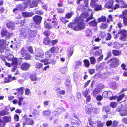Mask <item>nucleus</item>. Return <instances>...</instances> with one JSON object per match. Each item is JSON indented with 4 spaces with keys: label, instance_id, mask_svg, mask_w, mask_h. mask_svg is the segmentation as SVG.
<instances>
[{
    "label": "nucleus",
    "instance_id": "28",
    "mask_svg": "<svg viewBox=\"0 0 127 127\" xmlns=\"http://www.w3.org/2000/svg\"><path fill=\"white\" fill-rule=\"evenodd\" d=\"M42 0H36L34 1H33V2L31 3L30 5V6L31 7H36L37 6L38 2L41 1Z\"/></svg>",
    "mask_w": 127,
    "mask_h": 127
},
{
    "label": "nucleus",
    "instance_id": "59",
    "mask_svg": "<svg viewBox=\"0 0 127 127\" xmlns=\"http://www.w3.org/2000/svg\"><path fill=\"white\" fill-rule=\"evenodd\" d=\"M112 37L111 34L108 33H107V36L106 37V40H109L111 39Z\"/></svg>",
    "mask_w": 127,
    "mask_h": 127
},
{
    "label": "nucleus",
    "instance_id": "14",
    "mask_svg": "<svg viewBox=\"0 0 127 127\" xmlns=\"http://www.w3.org/2000/svg\"><path fill=\"white\" fill-rule=\"evenodd\" d=\"M3 120V121L5 123H8L11 122V116H5L2 118Z\"/></svg>",
    "mask_w": 127,
    "mask_h": 127
},
{
    "label": "nucleus",
    "instance_id": "2",
    "mask_svg": "<svg viewBox=\"0 0 127 127\" xmlns=\"http://www.w3.org/2000/svg\"><path fill=\"white\" fill-rule=\"evenodd\" d=\"M44 53L42 50H41L38 52L36 54L35 58L36 60H39L41 62L45 63L47 62L48 60L45 59L43 60L42 58H44Z\"/></svg>",
    "mask_w": 127,
    "mask_h": 127
},
{
    "label": "nucleus",
    "instance_id": "35",
    "mask_svg": "<svg viewBox=\"0 0 127 127\" xmlns=\"http://www.w3.org/2000/svg\"><path fill=\"white\" fill-rule=\"evenodd\" d=\"M14 57L12 55H9L8 56H6L3 57V58H2L3 60H4V59H6H6H7L8 60H10L13 59V58Z\"/></svg>",
    "mask_w": 127,
    "mask_h": 127
},
{
    "label": "nucleus",
    "instance_id": "30",
    "mask_svg": "<svg viewBox=\"0 0 127 127\" xmlns=\"http://www.w3.org/2000/svg\"><path fill=\"white\" fill-rule=\"evenodd\" d=\"M52 54L50 51H47L45 53V55L46 58L49 59L51 57Z\"/></svg>",
    "mask_w": 127,
    "mask_h": 127
},
{
    "label": "nucleus",
    "instance_id": "46",
    "mask_svg": "<svg viewBox=\"0 0 127 127\" xmlns=\"http://www.w3.org/2000/svg\"><path fill=\"white\" fill-rule=\"evenodd\" d=\"M124 108L122 105L120 104L117 107L116 110L117 111L120 112H121V111H122V110H123Z\"/></svg>",
    "mask_w": 127,
    "mask_h": 127
},
{
    "label": "nucleus",
    "instance_id": "19",
    "mask_svg": "<svg viewBox=\"0 0 127 127\" xmlns=\"http://www.w3.org/2000/svg\"><path fill=\"white\" fill-rule=\"evenodd\" d=\"M120 114L122 116L127 115V109L124 108L121 112L120 113Z\"/></svg>",
    "mask_w": 127,
    "mask_h": 127
},
{
    "label": "nucleus",
    "instance_id": "36",
    "mask_svg": "<svg viewBox=\"0 0 127 127\" xmlns=\"http://www.w3.org/2000/svg\"><path fill=\"white\" fill-rule=\"evenodd\" d=\"M51 112L49 110H47L43 111L42 112V115L45 116H46L50 115V114Z\"/></svg>",
    "mask_w": 127,
    "mask_h": 127
},
{
    "label": "nucleus",
    "instance_id": "17",
    "mask_svg": "<svg viewBox=\"0 0 127 127\" xmlns=\"http://www.w3.org/2000/svg\"><path fill=\"white\" fill-rule=\"evenodd\" d=\"M113 2L112 0H109L106 2L105 5V7L108 8H110L113 4Z\"/></svg>",
    "mask_w": 127,
    "mask_h": 127
},
{
    "label": "nucleus",
    "instance_id": "47",
    "mask_svg": "<svg viewBox=\"0 0 127 127\" xmlns=\"http://www.w3.org/2000/svg\"><path fill=\"white\" fill-rule=\"evenodd\" d=\"M8 113L5 110H1L0 111V115L4 116L5 115H8Z\"/></svg>",
    "mask_w": 127,
    "mask_h": 127
},
{
    "label": "nucleus",
    "instance_id": "5",
    "mask_svg": "<svg viewBox=\"0 0 127 127\" xmlns=\"http://www.w3.org/2000/svg\"><path fill=\"white\" fill-rule=\"evenodd\" d=\"M21 54L23 59L29 60L31 58V56L28 53L27 51L25 50L24 48H23L21 50Z\"/></svg>",
    "mask_w": 127,
    "mask_h": 127
},
{
    "label": "nucleus",
    "instance_id": "27",
    "mask_svg": "<svg viewBox=\"0 0 127 127\" xmlns=\"http://www.w3.org/2000/svg\"><path fill=\"white\" fill-rule=\"evenodd\" d=\"M12 77L11 75H8V78H6L4 79V82L5 83H8L12 81Z\"/></svg>",
    "mask_w": 127,
    "mask_h": 127
},
{
    "label": "nucleus",
    "instance_id": "61",
    "mask_svg": "<svg viewBox=\"0 0 127 127\" xmlns=\"http://www.w3.org/2000/svg\"><path fill=\"white\" fill-rule=\"evenodd\" d=\"M121 18L123 19V23L124 25L126 26H127V18L125 17Z\"/></svg>",
    "mask_w": 127,
    "mask_h": 127
},
{
    "label": "nucleus",
    "instance_id": "49",
    "mask_svg": "<svg viewBox=\"0 0 127 127\" xmlns=\"http://www.w3.org/2000/svg\"><path fill=\"white\" fill-rule=\"evenodd\" d=\"M56 50L58 51L59 50V48H58L53 47L51 48L49 51H50V52H51V53L52 54L53 53H54Z\"/></svg>",
    "mask_w": 127,
    "mask_h": 127
},
{
    "label": "nucleus",
    "instance_id": "10",
    "mask_svg": "<svg viewBox=\"0 0 127 127\" xmlns=\"http://www.w3.org/2000/svg\"><path fill=\"white\" fill-rule=\"evenodd\" d=\"M28 34L30 37H35L37 34V31L36 30H29L28 31Z\"/></svg>",
    "mask_w": 127,
    "mask_h": 127
},
{
    "label": "nucleus",
    "instance_id": "50",
    "mask_svg": "<svg viewBox=\"0 0 127 127\" xmlns=\"http://www.w3.org/2000/svg\"><path fill=\"white\" fill-rule=\"evenodd\" d=\"M13 34V33L12 32H10L7 31L6 35L5 36L7 38H9L11 36H12Z\"/></svg>",
    "mask_w": 127,
    "mask_h": 127
},
{
    "label": "nucleus",
    "instance_id": "42",
    "mask_svg": "<svg viewBox=\"0 0 127 127\" xmlns=\"http://www.w3.org/2000/svg\"><path fill=\"white\" fill-rule=\"evenodd\" d=\"M74 14V12L73 11H71L69 13L67 14L65 16L67 18L69 19L71 18V16Z\"/></svg>",
    "mask_w": 127,
    "mask_h": 127
},
{
    "label": "nucleus",
    "instance_id": "41",
    "mask_svg": "<svg viewBox=\"0 0 127 127\" xmlns=\"http://www.w3.org/2000/svg\"><path fill=\"white\" fill-rule=\"evenodd\" d=\"M125 95L124 94H122L119 96L117 97V100L118 102L120 101L125 96Z\"/></svg>",
    "mask_w": 127,
    "mask_h": 127
},
{
    "label": "nucleus",
    "instance_id": "39",
    "mask_svg": "<svg viewBox=\"0 0 127 127\" xmlns=\"http://www.w3.org/2000/svg\"><path fill=\"white\" fill-rule=\"evenodd\" d=\"M92 35L91 31L90 29H88L86 31V35L87 37H90Z\"/></svg>",
    "mask_w": 127,
    "mask_h": 127
},
{
    "label": "nucleus",
    "instance_id": "63",
    "mask_svg": "<svg viewBox=\"0 0 127 127\" xmlns=\"http://www.w3.org/2000/svg\"><path fill=\"white\" fill-rule=\"evenodd\" d=\"M19 116L17 114H15L14 116V119L16 121H19Z\"/></svg>",
    "mask_w": 127,
    "mask_h": 127
},
{
    "label": "nucleus",
    "instance_id": "23",
    "mask_svg": "<svg viewBox=\"0 0 127 127\" xmlns=\"http://www.w3.org/2000/svg\"><path fill=\"white\" fill-rule=\"evenodd\" d=\"M6 25L7 27L11 30H13L15 29L14 23L12 22H9L7 23Z\"/></svg>",
    "mask_w": 127,
    "mask_h": 127
},
{
    "label": "nucleus",
    "instance_id": "48",
    "mask_svg": "<svg viewBox=\"0 0 127 127\" xmlns=\"http://www.w3.org/2000/svg\"><path fill=\"white\" fill-rule=\"evenodd\" d=\"M89 93L90 92L88 90L84 91L82 92V94L85 97H86Z\"/></svg>",
    "mask_w": 127,
    "mask_h": 127
},
{
    "label": "nucleus",
    "instance_id": "12",
    "mask_svg": "<svg viewBox=\"0 0 127 127\" xmlns=\"http://www.w3.org/2000/svg\"><path fill=\"white\" fill-rule=\"evenodd\" d=\"M18 99L19 100L18 102V101L17 99H14L13 100V103L14 104H16L17 103H18L19 105L20 106L21 105V103L23 101V98L22 97H19Z\"/></svg>",
    "mask_w": 127,
    "mask_h": 127
},
{
    "label": "nucleus",
    "instance_id": "40",
    "mask_svg": "<svg viewBox=\"0 0 127 127\" xmlns=\"http://www.w3.org/2000/svg\"><path fill=\"white\" fill-rule=\"evenodd\" d=\"M113 53L115 56H117L121 54V52L118 50H113Z\"/></svg>",
    "mask_w": 127,
    "mask_h": 127
},
{
    "label": "nucleus",
    "instance_id": "9",
    "mask_svg": "<svg viewBox=\"0 0 127 127\" xmlns=\"http://www.w3.org/2000/svg\"><path fill=\"white\" fill-rule=\"evenodd\" d=\"M33 19L34 22L37 24H39L41 22L42 18L39 16L36 15L34 17Z\"/></svg>",
    "mask_w": 127,
    "mask_h": 127
},
{
    "label": "nucleus",
    "instance_id": "24",
    "mask_svg": "<svg viewBox=\"0 0 127 127\" xmlns=\"http://www.w3.org/2000/svg\"><path fill=\"white\" fill-rule=\"evenodd\" d=\"M103 88V87H102L101 88H99V87H97V88L95 89L93 92V95L95 96L98 93H99V89H102Z\"/></svg>",
    "mask_w": 127,
    "mask_h": 127
},
{
    "label": "nucleus",
    "instance_id": "57",
    "mask_svg": "<svg viewBox=\"0 0 127 127\" xmlns=\"http://www.w3.org/2000/svg\"><path fill=\"white\" fill-rule=\"evenodd\" d=\"M117 105V103L115 102H112L110 104V106L112 108H115Z\"/></svg>",
    "mask_w": 127,
    "mask_h": 127
},
{
    "label": "nucleus",
    "instance_id": "51",
    "mask_svg": "<svg viewBox=\"0 0 127 127\" xmlns=\"http://www.w3.org/2000/svg\"><path fill=\"white\" fill-rule=\"evenodd\" d=\"M83 62L84 63L85 66L86 67H88L90 65V63L89 61L87 59L84 60L83 61Z\"/></svg>",
    "mask_w": 127,
    "mask_h": 127
},
{
    "label": "nucleus",
    "instance_id": "25",
    "mask_svg": "<svg viewBox=\"0 0 127 127\" xmlns=\"http://www.w3.org/2000/svg\"><path fill=\"white\" fill-rule=\"evenodd\" d=\"M26 123L28 125H32L34 123L33 120L31 118H27L26 119Z\"/></svg>",
    "mask_w": 127,
    "mask_h": 127
},
{
    "label": "nucleus",
    "instance_id": "6",
    "mask_svg": "<svg viewBox=\"0 0 127 127\" xmlns=\"http://www.w3.org/2000/svg\"><path fill=\"white\" fill-rule=\"evenodd\" d=\"M120 36V39L125 40L126 38L127 35V31L125 30H122L120 31L118 33Z\"/></svg>",
    "mask_w": 127,
    "mask_h": 127
},
{
    "label": "nucleus",
    "instance_id": "15",
    "mask_svg": "<svg viewBox=\"0 0 127 127\" xmlns=\"http://www.w3.org/2000/svg\"><path fill=\"white\" fill-rule=\"evenodd\" d=\"M22 14L23 16L25 17H30L34 14V13L33 12H23Z\"/></svg>",
    "mask_w": 127,
    "mask_h": 127
},
{
    "label": "nucleus",
    "instance_id": "22",
    "mask_svg": "<svg viewBox=\"0 0 127 127\" xmlns=\"http://www.w3.org/2000/svg\"><path fill=\"white\" fill-rule=\"evenodd\" d=\"M92 7H94L95 9L94 10L96 11L99 10L101 9V5H98L97 3H94V6Z\"/></svg>",
    "mask_w": 127,
    "mask_h": 127
},
{
    "label": "nucleus",
    "instance_id": "1",
    "mask_svg": "<svg viewBox=\"0 0 127 127\" xmlns=\"http://www.w3.org/2000/svg\"><path fill=\"white\" fill-rule=\"evenodd\" d=\"M82 19H81L80 17H77L75 19L74 23L69 24L68 27L75 31L84 29L85 27V25L82 22Z\"/></svg>",
    "mask_w": 127,
    "mask_h": 127
},
{
    "label": "nucleus",
    "instance_id": "7",
    "mask_svg": "<svg viewBox=\"0 0 127 127\" xmlns=\"http://www.w3.org/2000/svg\"><path fill=\"white\" fill-rule=\"evenodd\" d=\"M110 61H111L110 65L113 67H117L119 64V60L117 58H113L110 60Z\"/></svg>",
    "mask_w": 127,
    "mask_h": 127
},
{
    "label": "nucleus",
    "instance_id": "8",
    "mask_svg": "<svg viewBox=\"0 0 127 127\" xmlns=\"http://www.w3.org/2000/svg\"><path fill=\"white\" fill-rule=\"evenodd\" d=\"M20 32V38L22 39H25L26 38L27 36L26 30L24 28L22 29L21 30Z\"/></svg>",
    "mask_w": 127,
    "mask_h": 127
},
{
    "label": "nucleus",
    "instance_id": "3",
    "mask_svg": "<svg viewBox=\"0 0 127 127\" xmlns=\"http://www.w3.org/2000/svg\"><path fill=\"white\" fill-rule=\"evenodd\" d=\"M84 11H86L85 13H82L81 15L82 17L84 18H85L87 17L88 15V11L89 12H90L91 14L90 17H88L86 20V21L87 22H88L90 20L92 19L93 18V15L92 12V10L91 9H85L84 10Z\"/></svg>",
    "mask_w": 127,
    "mask_h": 127
},
{
    "label": "nucleus",
    "instance_id": "21",
    "mask_svg": "<svg viewBox=\"0 0 127 127\" xmlns=\"http://www.w3.org/2000/svg\"><path fill=\"white\" fill-rule=\"evenodd\" d=\"M93 110V108L92 107L88 106L86 107V111L87 114H90L92 112Z\"/></svg>",
    "mask_w": 127,
    "mask_h": 127
},
{
    "label": "nucleus",
    "instance_id": "32",
    "mask_svg": "<svg viewBox=\"0 0 127 127\" xmlns=\"http://www.w3.org/2000/svg\"><path fill=\"white\" fill-rule=\"evenodd\" d=\"M108 26V25L106 23H103L101 24L100 28L102 30H104L107 28Z\"/></svg>",
    "mask_w": 127,
    "mask_h": 127
},
{
    "label": "nucleus",
    "instance_id": "64",
    "mask_svg": "<svg viewBox=\"0 0 127 127\" xmlns=\"http://www.w3.org/2000/svg\"><path fill=\"white\" fill-rule=\"evenodd\" d=\"M6 124L2 120L0 122V127H4Z\"/></svg>",
    "mask_w": 127,
    "mask_h": 127
},
{
    "label": "nucleus",
    "instance_id": "26",
    "mask_svg": "<svg viewBox=\"0 0 127 127\" xmlns=\"http://www.w3.org/2000/svg\"><path fill=\"white\" fill-rule=\"evenodd\" d=\"M43 66V64L41 63L37 62L36 63L35 65V68L37 69H40Z\"/></svg>",
    "mask_w": 127,
    "mask_h": 127
},
{
    "label": "nucleus",
    "instance_id": "53",
    "mask_svg": "<svg viewBox=\"0 0 127 127\" xmlns=\"http://www.w3.org/2000/svg\"><path fill=\"white\" fill-rule=\"evenodd\" d=\"M60 70L61 73H64L67 72V69L66 68L63 67L61 68Z\"/></svg>",
    "mask_w": 127,
    "mask_h": 127
},
{
    "label": "nucleus",
    "instance_id": "56",
    "mask_svg": "<svg viewBox=\"0 0 127 127\" xmlns=\"http://www.w3.org/2000/svg\"><path fill=\"white\" fill-rule=\"evenodd\" d=\"M31 80L33 81H35L37 80V78L35 75H31L30 76Z\"/></svg>",
    "mask_w": 127,
    "mask_h": 127
},
{
    "label": "nucleus",
    "instance_id": "43",
    "mask_svg": "<svg viewBox=\"0 0 127 127\" xmlns=\"http://www.w3.org/2000/svg\"><path fill=\"white\" fill-rule=\"evenodd\" d=\"M116 1L120 4L125 5L126 3L123 0H116Z\"/></svg>",
    "mask_w": 127,
    "mask_h": 127
},
{
    "label": "nucleus",
    "instance_id": "31",
    "mask_svg": "<svg viewBox=\"0 0 127 127\" xmlns=\"http://www.w3.org/2000/svg\"><path fill=\"white\" fill-rule=\"evenodd\" d=\"M123 14L120 15L119 16V17L121 18H123L126 17L127 15V10L125 9L122 12Z\"/></svg>",
    "mask_w": 127,
    "mask_h": 127
},
{
    "label": "nucleus",
    "instance_id": "34",
    "mask_svg": "<svg viewBox=\"0 0 127 127\" xmlns=\"http://www.w3.org/2000/svg\"><path fill=\"white\" fill-rule=\"evenodd\" d=\"M43 42L44 44L48 45L50 43V41L48 37H46L44 38Z\"/></svg>",
    "mask_w": 127,
    "mask_h": 127
},
{
    "label": "nucleus",
    "instance_id": "38",
    "mask_svg": "<svg viewBox=\"0 0 127 127\" xmlns=\"http://www.w3.org/2000/svg\"><path fill=\"white\" fill-rule=\"evenodd\" d=\"M83 1L86 7L87 6V4L88 3V0H77V4H79L81 2Z\"/></svg>",
    "mask_w": 127,
    "mask_h": 127
},
{
    "label": "nucleus",
    "instance_id": "62",
    "mask_svg": "<svg viewBox=\"0 0 127 127\" xmlns=\"http://www.w3.org/2000/svg\"><path fill=\"white\" fill-rule=\"evenodd\" d=\"M112 124V122L111 121H107L106 122V125L107 126H110Z\"/></svg>",
    "mask_w": 127,
    "mask_h": 127
},
{
    "label": "nucleus",
    "instance_id": "18",
    "mask_svg": "<svg viewBox=\"0 0 127 127\" xmlns=\"http://www.w3.org/2000/svg\"><path fill=\"white\" fill-rule=\"evenodd\" d=\"M107 93L108 96L107 97H109V99L111 100L115 99L117 97L116 96H112L113 94L111 92L109 91L108 92H107Z\"/></svg>",
    "mask_w": 127,
    "mask_h": 127
},
{
    "label": "nucleus",
    "instance_id": "55",
    "mask_svg": "<svg viewBox=\"0 0 127 127\" xmlns=\"http://www.w3.org/2000/svg\"><path fill=\"white\" fill-rule=\"evenodd\" d=\"M101 50H99L96 51L94 53V55L96 56H98L100 55L102 53L101 51H100Z\"/></svg>",
    "mask_w": 127,
    "mask_h": 127
},
{
    "label": "nucleus",
    "instance_id": "44",
    "mask_svg": "<svg viewBox=\"0 0 127 127\" xmlns=\"http://www.w3.org/2000/svg\"><path fill=\"white\" fill-rule=\"evenodd\" d=\"M7 30L5 29H3L1 30V34L2 36H5Z\"/></svg>",
    "mask_w": 127,
    "mask_h": 127
},
{
    "label": "nucleus",
    "instance_id": "60",
    "mask_svg": "<svg viewBox=\"0 0 127 127\" xmlns=\"http://www.w3.org/2000/svg\"><path fill=\"white\" fill-rule=\"evenodd\" d=\"M62 22L64 24L68 22V21L65 19V18L64 17H62L60 18Z\"/></svg>",
    "mask_w": 127,
    "mask_h": 127
},
{
    "label": "nucleus",
    "instance_id": "11",
    "mask_svg": "<svg viewBox=\"0 0 127 127\" xmlns=\"http://www.w3.org/2000/svg\"><path fill=\"white\" fill-rule=\"evenodd\" d=\"M30 67L29 64L27 63H24L21 65V68L22 70H28Z\"/></svg>",
    "mask_w": 127,
    "mask_h": 127
},
{
    "label": "nucleus",
    "instance_id": "33",
    "mask_svg": "<svg viewBox=\"0 0 127 127\" xmlns=\"http://www.w3.org/2000/svg\"><path fill=\"white\" fill-rule=\"evenodd\" d=\"M106 17L104 16H102L101 17L97 19V21L98 22H104L106 21Z\"/></svg>",
    "mask_w": 127,
    "mask_h": 127
},
{
    "label": "nucleus",
    "instance_id": "54",
    "mask_svg": "<svg viewBox=\"0 0 127 127\" xmlns=\"http://www.w3.org/2000/svg\"><path fill=\"white\" fill-rule=\"evenodd\" d=\"M91 63L92 64H94L95 62V60L93 57H91L90 58Z\"/></svg>",
    "mask_w": 127,
    "mask_h": 127
},
{
    "label": "nucleus",
    "instance_id": "16",
    "mask_svg": "<svg viewBox=\"0 0 127 127\" xmlns=\"http://www.w3.org/2000/svg\"><path fill=\"white\" fill-rule=\"evenodd\" d=\"M79 123L75 120H72L71 121V126L72 127H77L79 125Z\"/></svg>",
    "mask_w": 127,
    "mask_h": 127
},
{
    "label": "nucleus",
    "instance_id": "13",
    "mask_svg": "<svg viewBox=\"0 0 127 127\" xmlns=\"http://www.w3.org/2000/svg\"><path fill=\"white\" fill-rule=\"evenodd\" d=\"M8 44L7 43L5 40L2 39L0 40V47H2L4 48H6V46Z\"/></svg>",
    "mask_w": 127,
    "mask_h": 127
},
{
    "label": "nucleus",
    "instance_id": "45",
    "mask_svg": "<svg viewBox=\"0 0 127 127\" xmlns=\"http://www.w3.org/2000/svg\"><path fill=\"white\" fill-rule=\"evenodd\" d=\"M110 107L108 106L104 107L103 108V111H105L106 113L110 111Z\"/></svg>",
    "mask_w": 127,
    "mask_h": 127
},
{
    "label": "nucleus",
    "instance_id": "58",
    "mask_svg": "<svg viewBox=\"0 0 127 127\" xmlns=\"http://www.w3.org/2000/svg\"><path fill=\"white\" fill-rule=\"evenodd\" d=\"M31 93L30 90L28 89H26L25 90V95H29Z\"/></svg>",
    "mask_w": 127,
    "mask_h": 127
},
{
    "label": "nucleus",
    "instance_id": "52",
    "mask_svg": "<svg viewBox=\"0 0 127 127\" xmlns=\"http://www.w3.org/2000/svg\"><path fill=\"white\" fill-rule=\"evenodd\" d=\"M24 88L22 87L18 89L17 90H18V92L21 95H22L23 93V90Z\"/></svg>",
    "mask_w": 127,
    "mask_h": 127
},
{
    "label": "nucleus",
    "instance_id": "4",
    "mask_svg": "<svg viewBox=\"0 0 127 127\" xmlns=\"http://www.w3.org/2000/svg\"><path fill=\"white\" fill-rule=\"evenodd\" d=\"M5 64L8 67H11L12 65L14 66H16L18 64L17 59L16 58H14L12 59V62L11 64H10L6 61V59H4Z\"/></svg>",
    "mask_w": 127,
    "mask_h": 127
},
{
    "label": "nucleus",
    "instance_id": "37",
    "mask_svg": "<svg viewBox=\"0 0 127 127\" xmlns=\"http://www.w3.org/2000/svg\"><path fill=\"white\" fill-rule=\"evenodd\" d=\"M97 23L95 20H94L91 22H90L89 24L91 26H97Z\"/></svg>",
    "mask_w": 127,
    "mask_h": 127
},
{
    "label": "nucleus",
    "instance_id": "20",
    "mask_svg": "<svg viewBox=\"0 0 127 127\" xmlns=\"http://www.w3.org/2000/svg\"><path fill=\"white\" fill-rule=\"evenodd\" d=\"M24 9V8L22 7V5L20 4H19L17 6V8L14 9L13 10V12H15L16 10H17L19 11L23 10Z\"/></svg>",
    "mask_w": 127,
    "mask_h": 127
},
{
    "label": "nucleus",
    "instance_id": "29",
    "mask_svg": "<svg viewBox=\"0 0 127 127\" xmlns=\"http://www.w3.org/2000/svg\"><path fill=\"white\" fill-rule=\"evenodd\" d=\"M44 26L45 28L49 29H52L53 27L51 24L47 22L46 21L44 22Z\"/></svg>",
    "mask_w": 127,
    "mask_h": 127
}]
</instances>
